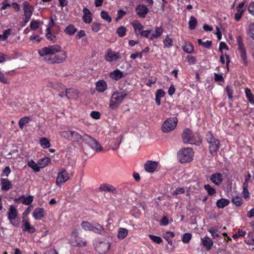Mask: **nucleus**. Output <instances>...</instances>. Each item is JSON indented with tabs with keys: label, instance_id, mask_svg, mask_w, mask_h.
Listing matches in <instances>:
<instances>
[{
	"label": "nucleus",
	"instance_id": "e433bc0d",
	"mask_svg": "<svg viewBox=\"0 0 254 254\" xmlns=\"http://www.w3.org/2000/svg\"><path fill=\"white\" fill-rule=\"evenodd\" d=\"M27 165L28 167L32 169L35 172L40 171V168L38 162L36 163L33 160H31L28 162Z\"/></svg>",
	"mask_w": 254,
	"mask_h": 254
},
{
	"label": "nucleus",
	"instance_id": "9b49d317",
	"mask_svg": "<svg viewBox=\"0 0 254 254\" xmlns=\"http://www.w3.org/2000/svg\"><path fill=\"white\" fill-rule=\"evenodd\" d=\"M105 60L108 62H115L121 58L120 54L116 52L111 49H108L105 55Z\"/></svg>",
	"mask_w": 254,
	"mask_h": 254
},
{
	"label": "nucleus",
	"instance_id": "bb28decb",
	"mask_svg": "<svg viewBox=\"0 0 254 254\" xmlns=\"http://www.w3.org/2000/svg\"><path fill=\"white\" fill-rule=\"evenodd\" d=\"M66 97L70 99H76L78 97V92L74 89H68L65 91Z\"/></svg>",
	"mask_w": 254,
	"mask_h": 254
},
{
	"label": "nucleus",
	"instance_id": "864d4df0",
	"mask_svg": "<svg viewBox=\"0 0 254 254\" xmlns=\"http://www.w3.org/2000/svg\"><path fill=\"white\" fill-rule=\"evenodd\" d=\"M10 29L5 30L2 34H0V40H5L7 38L8 36L10 35Z\"/></svg>",
	"mask_w": 254,
	"mask_h": 254
},
{
	"label": "nucleus",
	"instance_id": "0e129e2a",
	"mask_svg": "<svg viewBox=\"0 0 254 254\" xmlns=\"http://www.w3.org/2000/svg\"><path fill=\"white\" fill-rule=\"evenodd\" d=\"M165 94V92L162 89H160L156 91L155 96L157 98H161L164 96Z\"/></svg>",
	"mask_w": 254,
	"mask_h": 254
},
{
	"label": "nucleus",
	"instance_id": "ddd939ff",
	"mask_svg": "<svg viewBox=\"0 0 254 254\" xmlns=\"http://www.w3.org/2000/svg\"><path fill=\"white\" fill-rule=\"evenodd\" d=\"M23 10L24 16V23L26 24L29 21L31 18V17L32 15L33 8V7L31 5L24 4Z\"/></svg>",
	"mask_w": 254,
	"mask_h": 254
},
{
	"label": "nucleus",
	"instance_id": "1a4fd4ad",
	"mask_svg": "<svg viewBox=\"0 0 254 254\" xmlns=\"http://www.w3.org/2000/svg\"><path fill=\"white\" fill-rule=\"evenodd\" d=\"M83 142L96 152L100 151L103 149L102 146L97 140L87 134H84L83 135Z\"/></svg>",
	"mask_w": 254,
	"mask_h": 254
},
{
	"label": "nucleus",
	"instance_id": "5701e85b",
	"mask_svg": "<svg viewBox=\"0 0 254 254\" xmlns=\"http://www.w3.org/2000/svg\"><path fill=\"white\" fill-rule=\"evenodd\" d=\"M107 87L106 82L104 80L98 81L96 84V90L99 92H103Z\"/></svg>",
	"mask_w": 254,
	"mask_h": 254
},
{
	"label": "nucleus",
	"instance_id": "052dcab7",
	"mask_svg": "<svg viewBox=\"0 0 254 254\" xmlns=\"http://www.w3.org/2000/svg\"><path fill=\"white\" fill-rule=\"evenodd\" d=\"M33 200V197L32 195H29L24 198L22 203L25 205H29L32 202Z\"/></svg>",
	"mask_w": 254,
	"mask_h": 254
},
{
	"label": "nucleus",
	"instance_id": "6e6d98bb",
	"mask_svg": "<svg viewBox=\"0 0 254 254\" xmlns=\"http://www.w3.org/2000/svg\"><path fill=\"white\" fill-rule=\"evenodd\" d=\"M204 188L209 195H212L216 192L215 190L209 185H205Z\"/></svg>",
	"mask_w": 254,
	"mask_h": 254
},
{
	"label": "nucleus",
	"instance_id": "49530a36",
	"mask_svg": "<svg viewBox=\"0 0 254 254\" xmlns=\"http://www.w3.org/2000/svg\"><path fill=\"white\" fill-rule=\"evenodd\" d=\"M81 227L85 231H91L92 227V222L89 223L87 221H83L81 224Z\"/></svg>",
	"mask_w": 254,
	"mask_h": 254
},
{
	"label": "nucleus",
	"instance_id": "680f3d73",
	"mask_svg": "<svg viewBox=\"0 0 254 254\" xmlns=\"http://www.w3.org/2000/svg\"><path fill=\"white\" fill-rule=\"evenodd\" d=\"M101 29V25L97 22H93L92 24V30L93 31L97 32Z\"/></svg>",
	"mask_w": 254,
	"mask_h": 254
},
{
	"label": "nucleus",
	"instance_id": "20e7f679",
	"mask_svg": "<svg viewBox=\"0 0 254 254\" xmlns=\"http://www.w3.org/2000/svg\"><path fill=\"white\" fill-rule=\"evenodd\" d=\"M194 152L192 149L189 147L183 148L178 153V158L182 163L190 162L193 159Z\"/></svg>",
	"mask_w": 254,
	"mask_h": 254
},
{
	"label": "nucleus",
	"instance_id": "423d86ee",
	"mask_svg": "<svg viewBox=\"0 0 254 254\" xmlns=\"http://www.w3.org/2000/svg\"><path fill=\"white\" fill-rule=\"evenodd\" d=\"M59 54H55L53 57L44 58L45 61L48 64H61L64 62L67 58L66 52L61 49Z\"/></svg>",
	"mask_w": 254,
	"mask_h": 254
},
{
	"label": "nucleus",
	"instance_id": "a878e982",
	"mask_svg": "<svg viewBox=\"0 0 254 254\" xmlns=\"http://www.w3.org/2000/svg\"><path fill=\"white\" fill-rule=\"evenodd\" d=\"M54 25V22L52 19L51 20L49 24V27L46 29V37L48 39L51 40L53 42H55L56 40V37L55 36L52 35L50 30V27H52Z\"/></svg>",
	"mask_w": 254,
	"mask_h": 254
},
{
	"label": "nucleus",
	"instance_id": "338daca9",
	"mask_svg": "<svg viewBox=\"0 0 254 254\" xmlns=\"http://www.w3.org/2000/svg\"><path fill=\"white\" fill-rule=\"evenodd\" d=\"M90 116L94 119H99L100 118V113L97 111H92L90 113Z\"/></svg>",
	"mask_w": 254,
	"mask_h": 254
},
{
	"label": "nucleus",
	"instance_id": "4c0bfd02",
	"mask_svg": "<svg viewBox=\"0 0 254 254\" xmlns=\"http://www.w3.org/2000/svg\"><path fill=\"white\" fill-rule=\"evenodd\" d=\"M239 53L241 59L243 61V63L244 65H248L247 56L246 51L242 47H241L239 50Z\"/></svg>",
	"mask_w": 254,
	"mask_h": 254
},
{
	"label": "nucleus",
	"instance_id": "69168bd1",
	"mask_svg": "<svg viewBox=\"0 0 254 254\" xmlns=\"http://www.w3.org/2000/svg\"><path fill=\"white\" fill-rule=\"evenodd\" d=\"M11 172L9 166H6L3 170L1 176L7 177Z\"/></svg>",
	"mask_w": 254,
	"mask_h": 254
},
{
	"label": "nucleus",
	"instance_id": "603ef678",
	"mask_svg": "<svg viewBox=\"0 0 254 254\" xmlns=\"http://www.w3.org/2000/svg\"><path fill=\"white\" fill-rule=\"evenodd\" d=\"M148 237L153 242L157 244H159L162 242V239L160 237L150 234L148 235Z\"/></svg>",
	"mask_w": 254,
	"mask_h": 254
},
{
	"label": "nucleus",
	"instance_id": "4d7b16f0",
	"mask_svg": "<svg viewBox=\"0 0 254 254\" xmlns=\"http://www.w3.org/2000/svg\"><path fill=\"white\" fill-rule=\"evenodd\" d=\"M191 238V235L190 233H185L183 235L182 241L184 243H188Z\"/></svg>",
	"mask_w": 254,
	"mask_h": 254
},
{
	"label": "nucleus",
	"instance_id": "f3484780",
	"mask_svg": "<svg viewBox=\"0 0 254 254\" xmlns=\"http://www.w3.org/2000/svg\"><path fill=\"white\" fill-rule=\"evenodd\" d=\"M17 216V210L13 205H10L8 212V219L9 220L10 223L13 226H15V224L12 222V220L15 219Z\"/></svg>",
	"mask_w": 254,
	"mask_h": 254
},
{
	"label": "nucleus",
	"instance_id": "7c9ffc66",
	"mask_svg": "<svg viewBox=\"0 0 254 254\" xmlns=\"http://www.w3.org/2000/svg\"><path fill=\"white\" fill-rule=\"evenodd\" d=\"M99 190L101 191H107L109 192H114L116 190L115 188L113 186L107 184L101 185Z\"/></svg>",
	"mask_w": 254,
	"mask_h": 254
},
{
	"label": "nucleus",
	"instance_id": "f257e3e1",
	"mask_svg": "<svg viewBox=\"0 0 254 254\" xmlns=\"http://www.w3.org/2000/svg\"><path fill=\"white\" fill-rule=\"evenodd\" d=\"M127 92L122 90L115 92L112 95L109 103V108L112 110L116 109L127 97Z\"/></svg>",
	"mask_w": 254,
	"mask_h": 254
},
{
	"label": "nucleus",
	"instance_id": "c03bdc74",
	"mask_svg": "<svg viewBox=\"0 0 254 254\" xmlns=\"http://www.w3.org/2000/svg\"><path fill=\"white\" fill-rule=\"evenodd\" d=\"M232 201L233 204L237 206H240L243 203V200L242 198L238 196L233 197Z\"/></svg>",
	"mask_w": 254,
	"mask_h": 254
},
{
	"label": "nucleus",
	"instance_id": "39448f33",
	"mask_svg": "<svg viewBox=\"0 0 254 254\" xmlns=\"http://www.w3.org/2000/svg\"><path fill=\"white\" fill-rule=\"evenodd\" d=\"M94 246L96 251L99 254H106L111 246V244L100 238L96 239L94 242Z\"/></svg>",
	"mask_w": 254,
	"mask_h": 254
},
{
	"label": "nucleus",
	"instance_id": "f03ea898",
	"mask_svg": "<svg viewBox=\"0 0 254 254\" xmlns=\"http://www.w3.org/2000/svg\"><path fill=\"white\" fill-rule=\"evenodd\" d=\"M182 138L185 143L196 145H199L201 143V139L199 134L197 133H192L189 128L184 130L182 134Z\"/></svg>",
	"mask_w": 254,
	"mask_h": 254
},
{
	"label": "nucleus",
	"instance_id": "79ce46f5",
	"mask_svg": "<svg viewBox=\"0 0 254 254\" xmlns=\"http://www.w3.org/2000/svg\"><path fill=\"white\" fill-rule=\"evenodd\" d=\"M248 35L254 40V23L250 24L247 30Z\"/></svg>",
	"mask_w": 254,
	"mask_h": 254
},
{
	"label": "nucleus",
	"instance_id": "f704fd0d",
	"mask_svg": "<svg viewBox=\"0 0 254 254\" xmlns=\"http://www.w3.org/2000/svg\"><path fill=\"white\" fill-rule=\"evenodd\" d=\"M197 23V19L193 16H191L189 21V28L190 30H193L196 28Z\"/></svg>",
	"mask_w": 254,
	"mask_h": 254
},
{
	"label": "nucleus",
	"instance_id": "c85d7f7f",
	"mask_svg": "<svg viewBox=\"0 0 254 254\" xmlns=\"http://www.w3.org/2000/svg\"><path fill=\"white\" fill-rule=\"evenodd\" d=\"M131 25L136 33L139 34L143 28V26L138 20H133L131 23Z\"/></svg>",
	"mask_w": 254,
	"mask_h": 254
},
{
	"label": "nucleus",
	"instance_id": "ea45409f",
	"mask_svg": "<svg viewBox=\"0 0 254 254\" xmlns=\"http://www.w3.org/2000/svg\"><path fill=\"white\" fill-rule=\"evenodd\" d=\"M173 41L172 39L171 38L169 35H167L163 41L164 47L170 48L173 46Z\"/></svg>",
	"mask_w": 254,
	"mask_h": 254
},
{
	"label": "nucleus",
	"instance_id": "8fccbe9b",
	"mask_svg": "<svg viewBox=\"0 0 254 254\" xmlns=\"http://www.w3.org/2000/svg\"><path fill=\"white\" fill-rule=\"evenodd\" d=\"M100 15L102 19L106 20L107 22H111L112 18L109 15L108 13L106 11H102L100 13Z\"/></svg>",
	"mask_w": 254,
	"mask_h": 254
},
{
	"label": "nucleus",
	"instance_id": "e2e57ef3",
	"mask_svg": "<svg viewBox=\"0 0 254 254\" xmlns=\"http://www.w3.org/2000/svg\"><path fill=\"white\" fill-rule=\"evenodd\" d=\"M185 191V189L184 188H177L175 190L172 192L173 195H178L180 194H182L184 193Z\"/></svg>",
	"mask_w": 254,
	"mask_h": 254
},
{
	"label": "nucleus",
	"instance_id": "a211bd4d",
	"mask_svg": "<svg viewBox=\"0 0 254 254\" xmlns=\"http://www.w3.org/2000/svg\"><path fill=\"white\" fill-rule=\"evenodd\" d=\"M22 225L21 228L23 231H27L29 233H33L35 232V228L31 226L29 222L26 220H22Z\"/></svg>",
	"mask_w": 254,
	"mask_h": 254
},
{
	"label": "nucleus",
	"instance_id": "cd10ccee",
	"mask_svg": "<svg viewBox=\"0 0 254 254\" xmlns=\"http://www.w3.org/2000/svg\"><path fill=\"white\" fill-rule=\"evenodd\" d=\"M230 203V200L226 198H221L218 199L216 204L218 208H223L228 206Z\"/></svg>",
	"mask_w": 254,
	"mask_h": 254
},
{
	"label": "nucleus",
	"instance_id": "bf43d9fd",
	"mask_svg": "<svg viewBox=\"0 0 254 254\" xmlns=\"http://www.w3.org/2000/svg\"><path fill=\"white\" fill-rule=\"evenodd\" d=\"M208 231L213 238H216L219 237V235L217 233V230L215 228L211 227L208 229Z\"/></svg>",
	"mask_w": 254,
	"mask_h": 254
},
{
	"label": "nucleus",
	"instance_id": "393cba45",
	"mask_svg": "<svg viewBox=\"0 0 254 254\" xmlns=\"http://www.w3.org/2000/svg\"><path fill=\"white\" fill-rule=\"evenodd\" d=\"M164 32L163 28L161 27H155V32L152 33L149 37L150 40L157 39L160 37Z\"/></svg>",
	"mask_w": 254,
	"mask_h": 254
},
{
	"label": "nucleus",
	"instance_id": "09e8293b",
	"mask_svg": "<svg viewBox=\"0 0 254 254\" xmlns=\"http://www.w3.org/2000/svg\"><path fill=\"white\" fill-rule=\"evenodd\" d=\"M127 32V28L124 26H120L117 29V33L120 37L125 36Z\"/></svg>",
	"mask_w": 254,
	"mask_h": 254
},
{
	"label": "nucleus",
	"instance_id": "a19ab883",
	"mask_svg": "<svg viewBox=\"0 0 254 254\" xmlns=\"http://www.w3.org/2000/svg\"><path fill=\"white\" fill-rule=\"evenodd\" d=\"M76 31L77 29L75 26L72 24H70L65 28L64 30V32L69 35H72L74 34Z\"/></svg>",
	"mask_w": 254,
	"mask_h": 254
},
{
	"label": "nucleus",
	"instance_id": "aec40b11",
	"mask_svg": "<svg viewBox=\"0 0 254 254\" xmlns=\"http://www.w3.org/2000/svg\"><path fill=\"white\" fill-rule=\"evenodd\" d=\"M244 3L242 2L240 3L238 6L237 7V12L235 14V19L237 21H239L241 17L242 16L243 13L244 12Z\"/></svg>",
	"mask_w": 254,
	"mask_h": 254
},
{
	"label": "nucleus",
	"instance_id": "37998d69",
	"mask_svg": "<svg viewBox=\"0 0 254 254\" xmlns=\"http://www.w3.org/2000/svg\"><path fill=\"white\" fill-rule=\"evenodd\" d=\"M29 121H30V119L29 117H24L21 118L18 123L19 127L22 129L24 127V126L26 124L28 123Z\"/></svg>",
	"mask_w": 254,
	"mask_h": 254
},
{
	"label": "nucleus",
	"instance_id": "4468645a",
	"mask_svg": "<svg viewBox=\"0 0 254 254\" xmlns=\"http://www.w3.org/2000/svg\"><path fill=\"white\" fill-rule=\"evenodd\" d=\"M158 166V162L153 161H147L144 164L145 171L149 173L154 172Z\"/></svg>",
	"mask_w": 254,
	"mask_h": 254
},
{
	"label": "nucleus",
	"instance_id": "72a5a7b5",
	"mask_svg": "<svg viewBox=\"0 0 254 254\" xmlns=\"http://www.w3.org/2000/svg\"><path fill=\"white\" fill-rule=\"evenodd\" d=\"M39 143L40 146L44 149L50 147L51 145L49 140L45 137L40 138Z\"/></svg>",
	"mask_w": 254,
	"mask_h": 254
},
{
	"label": "nucleus",
	"instance_id": "473e14b6",
	"mask_svg": "<svg viewBox=\"0 0 254 254\" xmlns=\"http://www.w3.org/2000/svg\"><path fill=\"white\" fill-rule=\"evenodd\" d=\"M12 187L11 183L7 179H3L1 180V189L4 191H7Z\"/></svg>",
	"mask_w": 254,
	"mask_h": 254
},
{
	"label": "nucleus",
	"instance_id": "4be33fe9",
	"mask_svg": "<svg viewBox=\"0 0 254 254\" xmlns=\"http://www.w3.org/2000/svg\"><path fill=\"white\" fill-rule=\"evenodd\" d=\"M91 231L100 235H102L104 232V228L102 226L95 222H92Z\"/></svg>",
	"mask_w": 254,
	"mask_h": 254
},
{
	"label": "nucleus",
	"instance_id": "de8ad7c7",
	"mask_svg": "<svg viewBox=\"0 0 254 254\" xmlns=\"http://www.w3.org/2000/svg\"><path fill=\"white\" fill-rule=\"evenodd\" d=\"M245 93L249 101L252 103H254V97L252 94L250 89L246 88L245 89Z\"/></svg>",
	"mask_w": 254,
	"mask_h": 254
},
{
	"label": "nucleus",
	"instance_id": "0eeeda50",
	"mask_svg": "<svg viewBox=\"0 0 254 254\" xmlns=\"http://www.w3.org/2000/svg\"><path fill=\"white\" fill-rule=\"evenodd\" d=\"M178 119L176 117H170L166 119L162 124L161 129L164 133H168L173 130L177 127Z\"/></svg>",
	"mask_w": 254,
	"mask_h": 254
},
{
	"label": "nucleus",
	"instance_id": "a18cd8bd",
	"mask_svg": "<svg viewBox=\"0 0 254 254\" xmlns=\"http://www.w3.org/2000/svg\"><path fill=\"white\" fill-rule=\"evenodd\" d=\"M184 51L188 53H190L193 50V46L190 43H186L183 47Z\"/></svg>",
	"mask_w": 254,
	"mask_h": 254
},
{
	"label": "nucleus",
	"instance_id": "9d476101",
	"mask_svg": "<svg viewBox=\"0 0 254 254\" xmlns=\"http://www.w3.org/2000/svg\"><path fill=\"white\" fill-rule=\"evenodd\" d=\"M69 179V174L65 169H62L57 174L56 183L58 186H61Z\"/></svg>",
	"mask_w": 254,
	"mask_h": 254
},
{
	"label": "nucleus",
	"instance_id": "6ab92c4d",
	"mask_svg": "<svg viewBox=\"0 0 254 254\" xmlns=\"http://www.w3.org/2000/svg\"><path fill=\"white\" fill-rule=\"evenodd\" d=\"M201 243L207 251L210 250L213 244L212 240L207 236L202 238L201 239Z\"/></svg>",
	"mask_w": 254,
	"mask_h": 254
},
{
	"label": "nucleus",
	"instance_id": "13d9d810",
	"mask_svg": "<svg viewBox=\"0 0 254 254\" xmlns=\"http://www.w3.org/2000/svg\"><path fill=\"white\" fill-rule=\"evenodd\" d=\"M248 186H243V191H242V194L243 195V197L245 199H247L249 198L250 197V193L248 190Z\"/></svg>",
	"mask_w": 254,
	"mask_h": 254
},
{
	"label": "nucleus",
	"instance_id": "6e6552de",
	"mask_svg": "<svg viewBox=\"0 0 254 254\" xmlns=\"http://www.w3.org/2000/svg\"><path fill=\"white\" fill-rule=\"evenodd\" d=\"M61 47L59 45H54L45 47L38 51L41 57L47 55H55L61 51Z\"/></svg>",
	"mask_w": 254,
	"mask_h": 254
},
{
	"label": "nucleus",
	"instance_id": "7ed1b4c3",
	"mask_svg": "<svg viewBox=\"0 0 254 254\" xmlns=\"http://www.w3.org/2000/svg\"><path fill=\"white\" fill-rule=\"evenodd\" d=\"M206 140L208 143L210 153L212 156H215L220 147V143L218 139L215 138L210 131H208L206 135Z\"/></svg>",
	"mask_w": 254,
	"mask_h": 254
},
{
	"label": "nucleus",
	"instance_id": "3c124183",
	"mask_svg": "<svg viewBox=\"0 0 254 254\" xmlns=\"http://www.w3.org/2000/svg\"><path fill=\"white\" fill-rule=\"evenodd\" d=\"M71 130L61 131L60 135L61 137L70 140Z\"/></svg>",
	"mask_w": 254,
	"mask_h": 254
},
{
	"label": "nucleus",
	"instance_id": "c9c22d12",
	"mask_svg": "<svg viewBox=\"0 0 254 254\" xmlns=\"http://www.w3.org/2000/svg\"><path fill=\"white\" fill-rule=\"evenodd\" d=\"M51 159L49 157H44L38 161L40 168L45 167L50 163Z\"/></svg>",
	"mask_w": 254,
	"mask_h": 254
},
{
	"label": "nucleus",
	"instance_id": "412c9836",
	"mask_svg": "<svg viewBox=\"0 0 254 254\" xmlns=\"http://www.w3.org/2000/svg\"><path fill=\"white\" fill-rule=\"evenodd\" d=\"M210 180L216 185L219 186L223 181L222 175L220 173L212 174L210 177Z\"/></svg>",
	"mask_w": 254,
	"mask_h": 254
},
{
	"label": "nucleus",
	"instance_id": "c756f323",
	"mask_svg": "<svg viewBox=\"0 0 254 254\" xmlns=\"http://www.w3.org/2000/svg\"><path fill=\"white\" fill-rule=\"evenodd\" d=\"M70 140L78 142L82 140L83 141V136H82L77 132L71 130Z\"/></svg>",
	"mask_w": 254,
	"mask_h": 254
},
{
	"label": "nucleus",
	"instance_id": "2eb2a0df",
	"mask_svg": "<svg viewBox=\"0 0 254 254\" xmlns=\"http://www.w3.org/2000/svg\"><path fill=\"white\" fill-rule=\"evenodd\" d=\"M45 212L43 208L38 207L35 208L33 213L32 216L35 220H39L45 217Z\"/></svg>",
	"mask_w": 254,
	"mask_h": 254
},
{
	"label": "nucleus",
	"instance_id": "774afa93",
	"mask_svg": "<svg viewBox=\"0 0 254 254\" xmlns=\"http://www.w3.org/2000/svg\"><path fill=\"white\" fill-rule=\"evenodd\" d=\"M249 12L254 16V2L251 3L248 7Z\"/></svg>",
	"mask_w": 254,
	"mask_h": 254
},
{
	"label": "nucleus",
	"instance_id": "2f4dec72",
	"mask_svg": "<svg viewBox=\"0 0 254 254\" xmlns=\"http://www.w3.org/2000/svg\"><path fill=\"white\" fill-rule=\"evenodd\" d=\"M78 231L77 229H74L72 231L71 234V237L70 239V243L71 245L72 246L76 245L78 243L77 241L75 240V238H78V239H80V237L78 236Z\"/></svg>",
	"mask_w": 254,
	"mask_h": 254
},
{
	"label": "nucleus",
	"instance_id": "5fc2aeb1",
	"mask_svg": "<svg viewBox=\"0 0 254 254\" xmlns=\"http://www.w3.org/2000/svg\"><path fill=\"white\" fill-rule=\"evenodd\" d=\"M40 24V22L38 20H33L30 23V28L32 30L37 29Z\"/></svg>",
	"mask_w": 254,
	"mask_h": 254
},
{
	"label": "nucleus",
	"instance_id": "58836bf2",
	"mask_svg": "<svg viewBox=\"0 0 254 254\" xmlns=\"http://www.w3.org/2000/svg\"><path fill=\"white\" fill-rule=\"evenodd\" d=\"M128 231L127 229L124 228H120L118 230V234L117 235L119 239H124L127 235Z\"/></svg>",
	"mask_w": 254,
	"mask_h": 254
},
{
	"label": "nucleus",
	"instance_id": "f8f14e48",
	"mask_svg": "<svg viewBox=\"0 0 254 254\" xmlns=\"http://www.w3.org/2000/svg\"><path fill=\"white\" fill-rule=\"evenodd\" d=\"M137 15L140 18H145L149 11L148 8L144 4H138L135 8Z\"/></svg>",
	"mask_w": 254,
	"mask_h": 254
},
{
	"label": "nucleus",
	"instance_id": "b1692460",
	"mask_svg": "<svg viewBox=\"0 0 254 254\" xmlns=\"http://www.w3.org/2000/svg\"><path fill=\"white\" fill-rule=\"evenodd\" d=\"M124 74L122 71L116 69L110 73V77L115 80H118L123 77Z\"/></svg>",
	"mask_w": 254,
	"mask_h": 254
},
{
	"label": "nucleus",
	"instance_id": "dca6fc26",
	"mask_svg": "<svg viewBox=\"0 0 254 254\" xmlns=\"http://www.w3.org/2000/svg\"><path fill=\"white\" fill-rule=\"evenodd\" d=\"M83 15L82 19L85 23L90 24L92 21V14L86 7L83 8Z\"/></svg>",
	"mask_w": 254,
	"mask_h": 254
}]
</instances>
